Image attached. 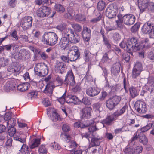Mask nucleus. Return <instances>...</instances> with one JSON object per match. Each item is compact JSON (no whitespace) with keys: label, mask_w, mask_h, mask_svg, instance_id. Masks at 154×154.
Instances as JSON below:
<instances>
[{"label":"nucleus","mask_w":154,"mask_h":154,"mask_svg":"<svg viewBox=\"0 0 154 154\" xmlns=\"http://www.w3.org/2000/svg\"><path fill=\"white\" fill-rule=\"evenodd\" d=\"M140 27L139 24L136 23L131 29V32L132 33H135L137 31Z\"/></svg>","instance_id":"nucleus-56"},{"label":"nucleus","mask_w":154,"mask_h":154,"mask_svg":"<svg viewBox=\"0 0 154 154\" xmlns=\"http://www.w3.org/2000/svg\"><path fill=\"white\" fill-rule=\"evenodd\" d=\"M74 79L75 77L72 70H69L67 72L65 76V82L64 83L66 85L69 84L70 86H73L75 83Z\"/></svg>","instance_id":"nucleus-11"},{"label":"nucleus","mask_w":154,"mask_h":154,"mask_svg":"<svg viewBox=\"0 0 154 154\" xmlns=\"http://www.w3.org/2000/svg\"><path fill=\"white\" fill-rule=\"evenodd\" d=\"M125 154H134V149L130 147L126 148L124 150Z\"/></svg>","instance_id":"nucleus-62"},{"label":"nucleus","mask_w":154,"mask_h":154,"mask_svg":"<svg viewBox=\"0 0 154 154\" xmlns=\"http://www.w3.org/2000/svg\"><path fill=\"white\" fill-rule=\"evenodd\" d=\"M133 69L142 72L143 69L142 64L140 62L137 61L134 63Z\"/></svg>","instance_id":"nucleus-34"},{"label":"nucleus","mask_w":154,"mask_h":154,"mask_svg":"<svg viewBox=\"0 0 154 154\" xmlns=\"http://www.w3.org/2000/svg\"><path fill=\"white\" fill-rule=\"evenodd\" d=\"M114 120V118L110 116H108L103 121L104 123L106 125H109L111 124Z\"/></svg>","instance_id":"nucleus-39"},{"label":"nucleus","mask_w":154,"mask_h":154,"mask_svg":"<svg viewBox=\"0 0 154 154\" xmlns=\"http://www.w3.org/2000/svg\"><path fill=\"white\" fill-rule=\"evenodd\" d=\"M38 152L39 154H46L47 151L45 145H42L39 148Z\"/></svg>","instance_id":"nucleus-41"},{"label":"nucleus","mask_w":154,"mask_h":154,"mask_svg":"<svg viewBox=\"0 0 154 154\" xmlns=\"http://www.w3.org/2000/svg\"><path fill=\"white\" fill-rule=\"evenodd\" d=\"M80 53L78 47L72 46L70 49L68 53V57L71 61H74L79 58Z\"/></svg>","instance_id":"nucleus-6"},{"label":"nucleus","mask_w":154,"mask_h":154,"mask_svg":"<svg viewBox=\"0 0 154 154\" xmlns=\"http://www.w3.org/2000/svg\"><path fill=\"white\" fill-rule=\"evenodd\" d=\"M69 40L70 42L73 44H76L78 43L80 40L79 35L74 32L69 38Z\"/></svg>","instance_id":"nucleus-22"},{"label":"nucleus","mask_w":154,"mask_h":154,"mask_svg":"<svg viewBox=\"0 0 154 154\" xmlns=\"http://www.w3.org/2000/svg\"><path fill=\"white\" fill-rule=\"evenodd\" d=\"M58 38V37L55 33L48 32L44 34L42 41L44 44L48 45L53 46L57 43Z\"/></svg>","instance_id":"nucleus-1"},{"label":"nucleus","mask_w":154,"mask_h":154,"mask_svg":"<svg viewBox=\"0 0 154 154\" xmlns=\"http://www.w3.org/2000/svg\"><path fill=\"white\" fill-rule=\"evenodd\" d=\"M106 6V4L103 0L99 1L97 4V8L100 11H102L104 9Z\"/></svg>","instance_id":"nucleus-36"},{"label":"nucleus","mask_w":154,"mask_h":154,"mask_svg":"<svg viewBox=\"0 0 154 154\" xmlns=\"http://www.w3.org/2000/svg\"><path fill=\"white\" fill-rule=\"evenodd\" d=\"M66 66L62 62L57 63L56 66V70L59 73L63 74L66 72Z\"/></svg>","instance_id":"nucleus-20"},{"label":"nucleus","mask_w":154,"mask_h":154,"mask_svg":"<svg viewBox=\"0 0 154 154\" xmlns=\"http://www.w3.org/2000/svg\"><path fill=\"white\" fill-rule=\"evenodd\" d=\"M91 30L87 27H83L82 32V35L85 42H88L90 39Z\"/></svg>","instance_id":"nucleus-13"},{"label":"nucleus","mask_w":154,"mask_h":154,"mask_svg":"<svg viewBox=\"0 0 154 154\" xmlns=\"http://www.w3.org/2000/svg\"><path fill=\"white\" fill-rule=\"evenodd\" d=\"M120 71V66L119 65H114L112 69L111 72L115 76L117 75Z\"/></svg>","instance_id":"nucleus-31"},{"label":"nucleus","mask_w":154,"mask_h":154,"mask_svg":"<svg viewBox=\"0 0 154 154\" xmlns=\"http://www.w3.org/2000/svg\"><path fill=\"white\" fill-rule=\"evenodd\" d=\"M59 44L61 48L65 50L70 47V41L66 37H62L60 41Z\"/></svg>","instance_id":"nucleus-15"},{"label":"nucleus","mask_w":154,"mask_h":154,"mask_svg":"<svg viewBox=\"0 0 154 154\" xmlns=\"http://www.w3.org/2000/svg\"><path fill=\"white\" fill-rule=\"evenodd\" d=\"M141 132H140L139 130H138L134 134L133 136L131 139V141H134L138 139H139V137H140V134H141Z\"/></svg>","instance_id":"nucleus-44"},{"label":"nucleus","mask_w":154,"mask_h":154,"mask_svg":"<svg viewBox=\"0 0 154 154\" xmlns=\"http://www.w3.org/2000/svg\"><path fill=\"white\" fill-rule=\"evenodd\" d=\"M40 141L41 140L39 138L33 139L32 141V143L30 146V148L32 149L38 147L40 144Z\"/></svg>","instance_id":"nucleus-32"},{"label":"nucleus","mask_w":154,"mask_h":154,"mask_svg":"<svg viewBox=\"0 0 154 154\" xmlns=\"http://www.w3.org/2000/svg\"><path fill=\"white\" fill-rule=\"evenodd\" d=\"M71 26L76 31L80 32L81 30L82 27L79 24L74 23L71 24Z\"/></svg>","instance_id":"nucleus-53"},{"label":"nucleus","mask_w":154,"mask_h":154,"mask_svg":"<svg viewBox=\"0 0 154 154\" xmlns=\"http://www.w3.org/2000/svg\"><path fill=\"white\" fill-rule=\"evenodd\" d=\"M102 139V137H100L98 136L96 137H92L89 145V148L87 149V151L88 149H90L91 147L99 146L100 144Z\"/></svg>","instance_id":"nucleus-16"},{"label":"nucleus","mask_w":154,"mask_h":154,"mask_svg":"<svg viewBox=\"0 0 154 154\" xmlns=\"http://www.w3.org/2000/svg\"><path fill=\"white\" fill-rule=\"evenodd\" d=\"M14 55L15 58L22 60L28 59L30 57V53L28 50L23 49L16 53H14Z\"/></svg>","instance_id":"nucleus-5"},{"label":"nucleus","mask_w":154,"mask_h":154,"mask_svg":"<svg viewBox=\"0 0 154 154\" xmlns=\"http://www.w3.org/2000/svg\"><path fill=\"white\" fill-rule=\"evenodd\" d=\"M92 112V109L91 107H85L81 110L80 114L81 119L89 118Z\"/></svg>","instance_id":"nucleus-14"},{"label":"nucleus","mask_w":154,"mask_h":154,"mask_svg":"<svg viewBox=\"0 0 154 154\" xmlns=\"http://www.w3.org/2000/svg\"><path fill=\"white\" fill-rule=\"evenodd\" d=\"M130 54L132 55V52L127 51V52L124 53L123 54V59L127 62H129L130 60Z\"/></svg>","instance_id":"nucleus-42"},{"label":"nucleus","mask_w":154,"mask_h":154,"mask_svg":"<svg viewBox=\"0 0 154 154\" xmlns=\"http://www.w3.org/2000/svg\"><path fill=\"white\" fill-rule=\"evenodd\" d=\"M20 41L23 42H29V38L28 36L25 35H21L20 36Z\"/></svg>","instance_id":"nucleus-60"},{"label":"nucleus","mask_w":154,"mask_h":154,"mask_svg":"<svg viewBox=\"0 0 154 154\" xmlns=\"http://www.w3.org/2000/svg\"><path fill=\"white\" fill-rule=\"evenodd\" d=\"M126 50L127 51L132 52L139 50L138 40L137 38L132 37L127 40Z\"/></svg>","instance_id":"nucleus-3"},{"label":"nucleus","mask_w":154,"mask_h":154,"mask_svg":"<svg viewBox=\"0 0 154 154\" xmlns=\"http://www.w3.org/2000/svg\"><path fill=\"white\" fill-rule=\"evenodd\" d=\"M9 60L4 57H0V68L8 65Z\"/></svg>","instance_id":"nucleus-35"},{"label":"nucleus","mask_w":154,"mask_h":154,"mask_svg":"<svg viewBox=\"0 0 154 154\" xmlns=\"http://www.w3.org/2000/svg\"><path fill=\"white\" fill-rule=\"evenodd\" d=\"M104 44L108 49H111L112 45L109 42V40L107 38L103 39Z\"/></svg>","instance_id":"nucleus-61"},{"label":"nucleus","mask_w":154,"mask_h":154,"mask_svg":"<svg viewBox=\"0 0 154 154\" xmlns=\"http://www.w3.org/2000/svg\"><path fill=\"white\" fill-rule=\"evenodd\" d=\"M149 40L148 39L146 38L145 40H142L140 44L139 43V50L143 49L146 48H148L149 46Z\"/></svg>","instance_id":"nucleus-26"},{"label":"nucleus","mask_w":154,"mask_h":154,"mask_svg":"<svg viewBox=\"0 0 154 154\" xmlns=\"http://www.w3.org/2000/svg\"><path fill=\"white\" fill-rule=\"evenodd\" d=\"M151 128L149 124H148L146 125L141 127L140 129V132L143 133L146 132Z\"/></svg>","instance_id":"nucleus-54"},{"label":"nucleus","mask_w":154,"mask_h":154,"mask_svg":"<svg viewBox=\"0 0 154 154\" xmlns=\"http://www.w3.org/2000/svg\"><path fill=\"white\" fill-rule=\"evenodd\" d=\"M73 32L72 29L66 28L62 32V33L63 37H66L69 38Z\"/></svg>","instance_id":"nucleus-28"},{"label":"nucleus","mask_w":154,"mask_h":154,"mask_svg":"<svg viewBox=\"0 0 154 154\" xmlns=\"http://www.w3.org/2000/svg\"><path fill=\"white\" fill-rule=\"evenodd\" d=\"M101 106V104L99 102L94 103L93 105V107L94 110L96 111H99V109Z\"/></svg>","instance_id":"nucleus-63"},{"label":"nucleus","mask_w":154,"mask_h":154,"mask_svg":"<svg viewBox=\"0 0 154 154\" xmlns=\"http://www.w3.org/2000/svg\"><path fill=\"white\" fill-rule=\"evenodd\" d=\"M29 85V83H27L19 84L17 86V89L21 91H24L28 89Z\"/></svg>","instance_id":"nucleus-29"},{"label":"nucleus","mask_w":154,"mask_h":154,"mask_svg":"<svg viewBox=\"0 0 154 154\" xmlns=\"http://www.w3.org/2000/svg\"><path fill=\"white\" fill-rule=\"evenodd\" d=\"M54 88L53 84L52 83H49L46 85L43 92L45 94L49 93L50 94H51Z\"/></svg>","instance_id":"nucleus-24"},{"label":"nucleus","mask_w":154,"mask_h":154,"mask_svg":"<svg viewBox=\"0 0 154 154\" xmlns=\"http://www.w3.org/2000/svg\"><path fill=\"white\" fill-rule=\"evenodd\" d=\"M16 119L14 118H12L11 119V120L8 121L7 122V125L8 126L9 124L11 126L14 127L16 125Z\"/></svg>","instance_id":"nucleus-58"},{"label":"nucleus","mask_w":154,"mask_h":154,"mask_svg":"<svg viewBox=\"0 0 154 154\" xmlns=\"http://www.w3.org/2000/svg\"><path fill=\"white\" fill-rule=\"evenodd\" d=\"M118 17L119 20L116 21L117 26L120 29L123 28L124 25L122 23H123L122 20V17L120 18L119 17V16Z\"/></svg>","instance_id":"nucleus-52"},{"label":"nucleus","mask_w":154,"mask_h":154,"mask_svg":"<svg viewBox=\"0 0 154 154\" xmlns=\"http://www.w3.org/2000/svg\"><path fill=\"white\" fill-rule=\"evenodd\" d=\"M135 109L139 113H145L147 111V108L145 102L139 100L137 101L134 104Z\"/></svg>","instance_id":"nucleus-9"},{"label":"nucleus","mask_w":154,"mask_h":154,"mask_svg":"<svg viewBox=\"0 0 154 154\" xmlns=\"http://www.w3.org/2000/svg\"><path fill=\"white\" fill-rule=\"evenodd\" d=\"M33 19L30 16H26L23 18L20 22V25L24 30L29 29L32 25Z\"/></svg>","instance_id":"nucleus-8"},{"label":"nucleus","mask_w":154,"mask_h":154,"mask_svg":"<svg viewBox=\"0 0 154 154\" xmlns=\"http://www.w3.org/2000/svg\"><path fill=\"white\" fill-rule=\"evenodd\" d=\"M20 152L22 154H29V150L28 146L25 143H23L21 147Z\"/></svg>","instance_id":"nucleus-33"},{"label":"nucleus","mask_w":154,"mask_h":154,"mask_svg":"<svg viewBox=\"0 0 154 154\" xmlns=\"http://www.w3.org/2000/svg\"><path fill=\"white\" fill-rule=\"evenodd\" d=\"M140 134L139 139V142L144 145H147L148 142L147 137L143 133Z\"/></svg>","instance_id":"nucleus-27"},{"label":"nucleus","mask_w":154,"mask_h":154,"mask_svg":"<svg viewBox=\"0 0 154 154\" xmlns=\"http://www.w3.org/2000/svg\"><path fill=\"white\" fill-rule=\"evenodd\" d=\"M66 101L67 103H72L75 104H78L79 102V100L77 97L75 96L71 95L67 96Z\"/></svg>","instance_id":"nucleus-21"},{"label":"nucleus","mask_w":154,"mask_h":154,"mask_svg":"<svg viewBox=\"0 0 154 154\" xmlns=\"http://www.w3.org/2000/svg\"><path fill=\"white\" fill-rule=\"evenodd\" d=\"M63 131L65 132H69L71 130L70 125L66 123L63 124L62 127Z\"/></svg>","instance_id":"nucleus-47"},{"label":"nucleus","mask_w":154,"mask_h":154,"mask_svg":"<svg viewBox=\"0 0 154 154\" xmlns=\"http://www.w3.org/2000/svg\"><path fill=\"white\" fill-rule=\"evenodd\" d=\"M100 91L97 87H90L86 90V94L91 97H94L98 95Z\"/></svg>","instance_id":"nucleus-17"},{"label":"nucleus","mask_w":154,"mask_h":154,"mask_svg":"<svg viewBox=\"0 0 154 154\" xmlns=\"http://www.w3.org/2000/svg\"><path fill=\"white\" fill-rule=\"evenodd\" d=\"M128 107V106L125 105L119 111H117L114 113V116L116 117H118L122 115L125 112L126 110L127 109Z\"/></svg>","instance_id":"nucleus-30"},{"label":"nucleus","mask_w":154,"mask_h":154,"mask_svg":"<svg viewBox=\"0 0 154 154\" xmlns=\"http://www.w3.org/2000/svg\"><path fill=\"white\" fill-rule=\"evenodd\" d=\"M130 94L131 97L134 98L138 95L136 89L133 87L129 89Z\"/></svg>","instance_id":"nucleus-51"},{"label":"nucleus","mask_w":154,"mask_h":154,"mask_svg":"<svg viewBox=\"0 0 154 154\" xmlns=\"http://www.w3.org/2000/svg\"><path fill=\"white\" fill-rule=\"evenodd\" d=\"M8 132L9 136H13L16 133V129L14 127L11 126L8 129Z\"/></svg>","instance_id":"nucleus-48"},{"label":"nucleus","mask_w":154,"mask_h":154,"mask_svg":"<svg viewBox=\"0 0 154 154\" xmlns=\"http://www.w3.org/2000/svg\"><path fill=\"white\" fill-rule=\"evenodd\" d=\"M51 120L53 122H56L58 120L61 121V119L60 115L56 112H53L52 113V116L51 117Z\"/></svg>","instance_id":"nucleus-37"},{"label":"nucleus","mask_w":154,"mask_h":154,"mask_svg":"<svg viewBox=\"0 0 154 154\" xmlns=\"http://www.w3.org/2000/svg\"><path fill=\"white\" fill-rule=\"evenodd\" d=\"M34 70L35 73L38 75L44 77L47 75L48 73V68L44 63L36 64L35 66Z\"/></svg>","instance_id":"nucleus-2"},{"label":"nucleus","mask_w":154,"mask_h":154,"mask_svg":"<svg viewBox=\"0 0 154 154\" xmlns=\"http://www.w3.org/2000/svg\"><path fill=\"white\" fill-rule=\"evenodd\" d=\"M51 8L46 6H42L37 11L36 14L39 17L43 18L48 17L51 13Z\"/></svg>","instance_id":"nucleus-7"},{"label":"nucleus","mask_w":154,"mask_h":154,"mask_svg":"<svg viewBox=\"0 0 154 154\" xmlns=\"http://www.w3.org/2000/svg\"><path fill=\"white\" fill-rule=\"evenodd\" d=\"M141 72L132 69L131 76L133 79H137L140 76Z\"/></svg>","instance_id":"nucleus-38"},{"label":"nucleus","mask_w":154,"mask_h":154,"mask_svg":"<svg viewBox=\"0 0 154 154\" xmlns=\"http://www.w3.org/2000/svg\"><path fill=\"white\" fill-rule=\"evenodd\" d=\"M16 84L14 80L8 81L4 85V89L7 92L12 91L15 88Z\"/></svg>","instance_id":"nucleus-19"},{"label":"nucleus","mask_w":154,"mask_h":154,"mask_svg":"<svg viewBox=\"0 0 154 154\" xmlns=\"http://www.w3.org/2000/svg\"><path fill=\"white\" fill-rule=\"evenodd\" d=\"M146 6L144 9L140 13H143L146 10L154 12V2L149 1L147 5H146Z\"/></svg>","instance_id":"nucleus-25"},{"label":"nucleus","mask_w":154,"mask_h":154,"mask_svg":"<svg viewBox=\"0 0 154 154\" xmlns=\"http://www.w3.org/2000/svg\"><path fill=\"white\" fill-rule=\"evenodd\" d=\"M143 147L142 146L139 145L135 147L134 149V152L135 154H139L141 153L143 150Z\"/></svg>","instance_id":"nucleus-46"},{"label":"nucleus","mask_w":154,"mask_h":154,"mask_svg":"<svg viewBox=\"0 0 154 154\" xmlns=\"http://www.w3.org/2000/svg\"><path fill=\"white\" fill-rule=\"evenodd\" d=\"M154 27V24L151 22H146L142 27L141 30L143 33L145 34L151 33Z\"/></svg>","instance_id":"nucleus-12"},{"label":"nucleus","mask_w":154,"mask_h":154,"mask_svg":"<svg viewBox=\"0 0 154 154\" xmlns=\"http://www.w3.org/2000/svg\"><path fill=\"white\" fill-rule=\"evenodd\" d=\"M67 24L66 23H62L58 25H57L56 27V28L61 31H62V32L65 29H66V27Z\"/></svg>","instance_id":"nucleus-45"},{"label":"nucleus","mask_w":154,"mask_h":154,"mask_svg":"<svg viewBox=\"0 0 154 154\" xmlns=\"http://www.w3.org/2000/svg\"><path fill=\"white\" fill-rule=\"evenodd\" d=\"M122 17L123 23L127 26L132 25L135 23L136 20L135 16L130 14H126Z\"/></svg>","instance_id":"nucleus-10"},{"label":"nucleus","mask_w":154,"mask_h":154,"mask_svg":"<svg viewBox=\"0 0 154 154\" xmlns=\"http://www.w3.org/2000/svg\"><path fill=\"white\" fill-rule=\"evenodd\" d=\"M75 20L77 21H85L86 20V17L84 15L77 14L75 16Z\"/></svg>","instance_id":"nucleus-40"},{"label":"nucleus","mask_w":154,"mask_h":154,"mask_svg":"<svg viewBox=\"0 0 154 154\" xmlns=\"http://www.w3.org/2000/svg\"><path fill=\"white\" fill-rule=\"evenodd\" d=\"M55 81L57 83V86H61L64 83V80L62 77L59 75L56 76Z\"/></svg>","instance_id":"nucleus-49"},{"label":"nucleus","mask_w":154,"mask_h":154,"mask_svg":"<svg viewBox=\"0 0 154 154\" xmlns=\"http://www.w3.org/2000/svg\"><path fill=\"white\" fill-rule=\"evenodd\" d=\"M150 0H138L139 8L140 13L145 7L147 5Z\"/></svg>","instance_id":"nucleus-23"},{"label":"nucleus","mask_w":154,"mask_h":154,"mask_svg":"<svg viewBox=\"0 0 154 154\" xmlns=\"http://www.w3.org/2000/svg\"><path fill=\"white\" fill-rule=\"evenodd\" d=\"M109 60L108 56V53L106 52L104 53L103 56L101 61L103 63H106Z\"/></svg>","instance_id":"nucleus-50"},{"label":"nucleus","mask_w":154,"mask_h":154,"mask_svg":"<svg viewBox=\"0 0 154 154\" xmlns=\"http://www.w3.org/2000/svg\"><path fill=\"white\" fill-rule=\"evenodd\" d=\"M90 52L88 50L86 49L84 51V56L85 60L86 62H88L89 61V56Z\"/></svg>","instance_id":"nucleus-55"},{"label":"nucleus","mask_w":154,"mask_h":154,"mask_svg":"<svg viewBox=\"0 0 154 154\" xmlns=\"http://www.w3.org/2000/svg\"><path fill=\"white\" fill-rule=\"evenodd\" d=\"M55 10L57 11L63 13L65 11V8L63 6L60 4H56L55 5Z\"/></svg>","instance_id":"nucleus-43"},{"label":"nucleus","mask_w":154,"mask_h":154,"mask_svg":"<svg viewBox=\"0 0 154 154\" xmlns=\"http://www.w3.org/2000/svg\"><path fill=\"white\" fill-rule=\"evenodd\" d=\"M13 141L12 138H10L8 139L6 141L5 146L7 148H8L11 147L12 146V143Z\"/></svg>","instance_id":"nucleus-64"},{"label":"nucleus","mask_w":154,"mask_h":154,"mask_svg":"<svg viewBox=\"0 0 154 154\" xmlns=\"http://www.w3.org/2000/svg\"><path fill=\"white\" fill-rule=\"evenodd\" d=\"M11 37L15 39L16 41H17L19 38V37L17 34L16 30H14L10 34Z\"/></svg>","instance_id":"nucleus-59"},{"label":"nucleus","mask_w":154,"mask_h":154,"mask_svg":"<svg viewBox=\"0 0 154 154\" xmlns=\"http://www.w3.org/2000/svg\"><path fill=\"white\" fill-rule=\"evenodd\" d=\"M121 98L120 97L115 95L110 97L106 102L107 107L110 110H112L119 103Z\"/></svg>","instance_id":"nucleus-4"},{"label":"nucleus","mask_w":154,"mask_h":154,"mask_svg":"<svg viewBox=\"0 0 154 154\" xmlns=\"http://www.w3.org/2000/svg\"><path fill=\"white\" fill-rule=\"evenodd\" d=\"M115 10L113 5L110 4L108 5L106 10V12L109 18H112L116 16V13Z\"/></svg>","instance_id":"nucleus-18"},{"label":"nucleus","mask_w":154,"mask_h":154,"mask_svg":"<svg viewBox=\"0 0 154 154\" xmlns=\"http://www.w3.org/2000/svg\"><path fill=\"white\" fill-rule=\"evenodd\" d=\"M82 102L85 105H89L91 103V101L87 97H84L82 98Z\"/></svg>","instance_id":"nucleus-57"}]
</instances>
